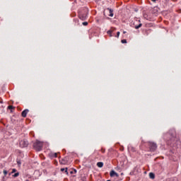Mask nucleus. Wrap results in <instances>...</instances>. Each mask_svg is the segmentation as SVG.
Returning a JSON list of instances; mask_svg holds the SVG:
<instances>
[{
    "instance_id": "obj_1",
    "label": "nucleus",
    "mask_w": 181,
    "mask_h": 181,
    "mask_svg": "<svg viewBox=\"0 0 181 181\" xmlns=\"http://www.w3.org/2000/svg\"><path fill=\"white\" fill-rule=\"evenodd\" d=\"M34 148L36 151H42V148H43V143L39 141H37L34 144Z\"/></svg>"
},
{
    "instance_id": "obj_2",
    "label": "nucleus",
    "mask_w": 181,
    "mask_h": 181,
    "mask_svg": "<svg viewBox=\"0 0 181 181\" xmlns=\"http://www.w3.org/2000/svg\"><path fill=\"white\" fill-rule=\"evenodd\" d=\"M28 141H26V140H21L20 141L21 148H26V146H28Z\"/></svg>"
},
{
    "instance_id": "obj_3",
    "label": "nucleus",
    "mask_w": 181,
    "mask_h": 181,
    "mask_svg": "<svg viewBox=\"0 0 181 181\" xmlns=\"http://www.w3.org/2000/svg\"><path fill=\"white\" fill-rule=\"evenodd\" d=\"M149 145H150L151 151H156V148H157L156 144L151 142L149 144Z\"/></svg>"
},
{
    "instance_id": "obj_4",
    "label": "nucleus",
    "mask_w": 181,
    "mask_h": 181,
    "mask_svg": "<svg viewBox=\"0 0 181 181\" xmlns=\"http://www.w3.org/2000/svg\"><path fill=\"white\" fill-rule=\"evenodd\" d=\"M118 173H117L115 171H114V170H112L111 172H110V177H118Z\"/></svg>"
},
{
    "instance_id": "obj_5",
    "label": "nucleus",
    "mask_w": 181,
    "mask_h": 181,
    "mask_svg": "<svg viewBox=\"0 0 181 181\" xmlns=\"http://www.w3.org/2000/svg\"><path fill=\"white\" fill-rule=\"evenodd\" d=\"M28 112H29V110L25 109V110H23L21 113L22 117H23V118L26 117V115H28Z\"/></svg>"
},
{
    "instance_id": "obj_6",
    "label": "nucleus",
    "mask_w": 181,
    "mask_h": 181,
    "mask_svg": "<svg viewBox=\"0 0 181 181\" xmlns=\"http://www.w3.org/2000/svg\"><path fill=\"white\" fill-rule=\"evenodd\" d=\"M107 11H109V12H110L109 16L112 18V16H114V10H112L111 8H107Z\"/></svg>"
},
{
    "instance_id": "obj_7",
    "label": "nucleus",
    "mask_w": 181,
    "mask_h": 181,
    "mask_svg": "<svg viewBox=\"0 0 181 181\" xmlns=\"http://www.w3.org/2000/svg\"><path fill=\"white\" fill-rule=\"evenodd\" d=\"M97 166H98V168H103V166H104V163H103V162H98V163H97Z\"/></svg>"
},
{
    "instance_id": "obj_8",
    "label": "nucleus",
    "mask_w": 181,
    "mask_h": 181,
    "mask_svg": "<svg viewBox=\"0 0 181 181\" xmlns=\"http://www.w3.org/2000/svg\"><path fill=\"white\" fill-rule=\"evenodd\" d=\"M149 177L150 179H155V174L153 173H150Z\"/></svg>"
},
{
    "instance_id": "obj_9",
    "label": "nucleus",
    "mask_w": 181,
    "mask_h": 181,
    "mask_svg": "<svg viewBox=\"0 0 181 181\" xmlns=\"http://www.w3.org/2000/svg\"><path fill=\"white\" fill-rule=\"evenodd\" d=\"M61 172H65L66 175H69V172L67 171L66 168H61Z\"/></svg>"
},
{
    "instance_id": "obj_10",
    "label": "nucleus",
    "mask_w": 181,
    "mask_h": 181,
    "mask_svg": "<svg viewBox=\"0 0 181 181\" xmlns=\"http://www.w3.org/2000/svg\"><path fill=\"white\" fill-rule=\"evenodd\" d=\"M141 26H142V24L140 23L139 25L135 26V29H139V28H141Z\"/></svg>"
},
{
    "instance_id": "obj_11",
    "label": "nucleus",
    "mask_w": 181,
    "mask_h": 181,
    "mask_svg": "<svg viewBox=\"0 0 181 181\" xmlns=\"http://www.w3.org/2000/svg\"><path fill=\"white\" fill-rule=\"evenodd\" d=\"M3 173H4V175H5V176L8 175V171H6V170H4Z\"/></svg>"
},
{
    "instance_id": "obj_12",
    "label": "nucleus",
    "mask_w": 181,
    "mask_h": 181,
    "mask_svg": "<svg viewBox=\"0 0 181 181\" xmlns=\"http://www.w3.org/2000/svg\"><path fill=\"white\" fill-rule=\"evenodd\" d=\"M19 176V173H16L13 175V177H18Z\"/></svg>"
},
{
    "instance_id": "obj_13",
    "label": "nucleus",
    "mask_w": 181,
    "mask_h": 181,
    "mask_svg": "<svg viewBox=\"0 0 181 181\" xmlns=\"http://www.w3.org/2000/svg\"><path fill=\"white\" fill-rule=\"evenodd\" d=\"M82 24L83 25V26H87V25H88V23L83 22Z\"/></svg>"
},
{
    "instance_id": "obj_14",
    "label": "nucleus",
    "mask_w": 181,
    "mask_h": 181,
    "mask_svg": "<svg viewBox=\"0 0 181 181\" xmlns=\"http://www.w3.org/2000/svg\"><path fill=\"white\" fill-rule=\"evenodd\" d=\"M111 33H112V32L111 30L107 31V35H110V37L112 36V35H111Z\"/></svg>"
},
{
    "instance_id": "obj_15",
    "label": "nucleus",
    "mask_w": 181,
    "mask_h": 181,
    "mask_svg": "<svg viewBox=\"0 0 181 181\" xmlns=\"http://www.w3.org/2000/svg\"><path fill=\"white\" fill-rule=\"evenodd\" d=\"M8 110H13V106H12V105H9V106L8 107Z\"/></svg>"
},
{
    "instance_id": "obj_16",
    "label": "nucleus",
    "mask_w": 181,
    "mask_h": 181,
    "mask_svg": "<svg viewBox=\"0 0 181 181\" xmlns=\"http://www.w3.org/2000/svg\"><path fill=\"white\" fill-rule=\"evenodd\" d=\"M121 42L122 43H127V40H122Z\"/></svg>"
},
{
    "instance_id": "obj_17",
    "label": "nucleus",
    "mask_w": 181,
    "mask_h": 181,
    "mask_svg": "<svg viewBox=\"0 0 181 181\" xmlns=\"http://www.w3.org/2000/svg\"><path fill=\"white\" fill-rule=\"evenodd\" d=\"M15 172H16V169L13 168V169L12 170L11 173H15Z\"/></svg>"
},
{
    "instance_id": "obj_18",
    "label": "nucleus",
    "mask_w": 181,
    "mask_h": 181,
    "mask_svg": "<svg viewBox=\"0 0 181 181\" xmlns=\"http://www.w3.org/2000/svg\"><path fill=\"white\" fill-rule=\"evenodd\" d=\"M119 35H120V33H119V32H117V37H119Z\"/></svg>"
},
{
    "instance_id": "obj_19",
    "label": "nucleus",
    "mask_w": 181,
    "mask_h": 181,
    "mask_svg": "<svg viewBox=\"0 0 181 181\" xmlns=\"http://www.w3.org/2000/svg\"><path fill=\"white\" fill-rule=\"evenodd\" d=\"M54 158H57V153H54Z\"/></svg>"
},
{
    "instance_id": "obj_20",
    "label": "nucleus",
    "mask_w": 181,
    "mask_h": 181,
    "mask_svg": "<svg viewBox=\"0 0 181 181\" xmlns=\"http://www.w3.org/2000/svg\"><path fill=\"white\" fill-rule=\"evenodd\" d=\"M152 2H156V0H151Z\"/></svg>"
},
{
    "instance_id": "obj_21",
    "label": "nucleus",
    "mask_w": 181,
    "mask_h": 181,
    "mask_svg": "<svg viewBox=\"0 0 181 181\" xmlns=\"http://www.w3.org/2000/svg\"><path fill=\"white\" fill-rule=\"evenodd\" d=\"M123 33H127V31H124Z\"/></svg>"
},
{
    "instance_id": "obj_22",
    "label": "nucleus",
    "mask_w": 181,
    "mask_h": 181,
    "mask_svg": "<svg viewBox=\"0 0 181 181\" xmlns=\"http://www.w3.org/2000/svg\"><path fill=\"white\" fill-rule=\"evenodd\" d=\"M18 165H21V163L20 162H18Z\"/></svg>"
},
{
    "instance_id": "obj_23",
    "label": "nucleus",
    "mask_w": 181,
    "mask_h": 181,
    "mask_svg": "<svg viewBox=\"0 0 181 181\" xmlns=\"http://www.w3.org/2000/svg\"><path fill=\"white\" fill-rule=\"evenodd\" d=\"M62 163H64L62 162Z\"/></svg>"
}]
</instances>
